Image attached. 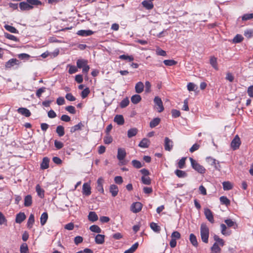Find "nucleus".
I'll return each instance as SVG.
<instances>
[{
    "label": "nucleus",
    "mask_w": 253,
    "mask_h": 253,
    "mask_svg": "<svg viewBox=\"0 0 253 253\" xmlns=\"http://www.w3.org/2000/svg\"><path fill=\"white\" fill-rule=\"evenodd\" d=\"M42 4L41 1H24L19 3V7L21 10H29L35 6Z\"/></svg>",
    "instance_id": "nucleus-1"
},
{
    "label": "nucleus",
    "mask_w": 253,
    "mask_h": 253,
    "mask_svg": "<svg viewBox=\"0 0 253 253\" xmlns=\"http://www.w3.org/2000/svg\"><path fill=\"white\" fill-rule=\"evenodd\" d=\"M200 234L202 241L208 243L209 237V229L205 224H202L200 227Z\"/></svg>",
    "instance_id": "nucleus-2"
},
{
    "label": "nucleus",
    "mask_w": 253,
    "mask_h": 253,
    "mask_svg": "<svg viewBox=\"0 0 253 253\" xmlns=\"http://www.w3.org/2000/svg\"><path fill=\"white\" fill-rule=\"evenodd\" d=\"M189 160L191 162V166L193 169L201 174H203L206 172V169L204 167L197 162L193 158H190Z\"/></svg>",
    "instance_id": "nucleus-3"
},
{
    "label": "nucleus",
    "mask_w": 253,
    "mask_h": 253,
    "mask_svg": "<svg viewBox=\"0 0 253 253\" xmlns=\"http://www.w3.org/2000/svg\"><path fill=\"white\" fill-rule=\"evenodd\" d=\"M87 60L85 59H79L77 61V67L81 69L83 68V72L84 73H87L89 70V67L87 65Z\"/></svg>",
    "instance_id": "nucleus-4"
},
{
    "label": "nucleus",
    "mask_w": 253,
    "mask_h": 253,
    "mask_svg": "<svg viewBox=\"0 0 253 253\" xmlns=\"http://www.w3.org/2000/svg\"><path fill=\"white\" fill-rule=\"evenodd\" d=\"M126 155V150L124 148H119L118 149L117 159L120 161L122 165H126V163L123 161Z\"/></svg>",
    "instance_id": "nucleus-5"
},
{
    "label": "nucleus",
    "mask_w": 253,
    "mask_h": 253,
    "mask_svg": "<svg viewBox=\"0 0 253 253\" xmlns=\"http://www.w3.org/2000/svg\"><path fill=\"white\" fill-rule=\"evenodd\" d=\"M154 103L156 106V109L158 112L161 113L164 110V107L161 98L156 96L154 99Z\"/></svg>",
    "instance_id": "nucleus-6"
},
{
    "label": "nucleus",
    "mask_w": 253,
    "mask_h": 253,
    "mask_svg": "<svg viewBox=\"0 0 253 253\" xmlns=\"http://www.w3.org/2000/svg\"><path fill=\"white\" fill-rule=\"evenodd\" d=\"M241 142L240 139L238 135H236L233 139L232 140L230 144L231 148L233 150H235L238 149L240 145Z\"/></svg>",
    "instance_id": "nucleus-7"
},
{
    "label": "nucleus",
    "mask_w": 253,
    "mask_h": 253,
    "mask_svg": "<svg viewBox=\"0 0 253 253\" xmlns=\"http://www.w3.org/2000/svg\"><path fill=\"white\" fill-rule=\"evenodd\" d=\"M165 149L168 151H170L173 148V141L169 137H165L164 140Z\"/></svg>",
    "instance_id": "nucleus-8"
},
{
    "label": "nucleus",
    "mask_w": 253,
    "mask_h": 253,
    "mask_svg": "<svg viewBox=\"0 0 253 253\" xmlns=\"http://www.w3.org/2000/svg\"><path fill=\"white\" fill-rule=\"evenodd\" d=\"M142 205L140 202H135L131 206V211L133 213H137L140 211L142 209Z\"/></svg>",
    "instance_id": "nucleus-9"
},
{
    "label": "nucleus",
    "mask_w": 253,
    "mask_h": 253,
    "mask_svg": "<svg viewBox=\"0 0 253 253\" xmlns=\"http://www.w3.org/2000/svg\"><path fill=\"white\" fill-rule=\"evenodd\" d=\"M19 64V61L18 60L15 58H12L9 60L5 63V68H11L14 67L15 65H18Z\"/></svg>",
    "instance_id": "nucleus-10"
},
{
    "label": "nucleus",
    "mask_w": 253,
    "mask_h": 253,
    "mask_svg": "<svg viewBox=\"0 0 253 253\" xmlns=\"http://www.w3.org/2000/svg\"><path fill=\"white\" fill-rule=\"evenodd\" d=\"M207 161L211 165L213 166L216 169H220V166L219 163L215 159L211 157H208L207 158Z\"/></svg>",
    "instance_id": "nucleus-11"
},
{
    "label": "nucleus",
    "mask_w": 253,
    "mask_h": 253,
    "mask_svg": "<svg viewBox=\"0 0 253 253\" xmlns=\"http://www.w3.org/2000/svg\"><path fill=\"white\" fill-rule=\"evenodd\" d=\"M83 194L85 196H89L91 194V187L89 183H84L83 185Z\"/></svg>",
    "instance_id": "nucleus-12"
},
{
    "label": "nucleus",
    "mask_w": 253,
    "mask_h": 253,
    "mask_svg": "<svg viewBox=\"0 0 253 253\" xmlns=\"http://www.w3.org/2000/svg\"><path fill=\"white\" fill-rule=\"evenodd\" d=\"M204 214L207 218V219L211 223L214 222V219L212 213L211 211L208 209L206 208L204 210Z\"/></svg>",
    "instance_id": "nucleus-13"
},
{
    "label": "nucleus",
    "mask_w": 253,
    "mask_h": 253,
    "mask_svg": "<svg viewBox=\"0 0 253 253\" xmlns=\"http://www.w3.org/2000/svg\"><path fill=\"white\" fill-rule=\"evenodd\" d=\"M104 180L102 177H99L97 181L96 189L101 194H104V191L103 187Z\"/></svg>",
    "instance_id": "nucleus-14"
},
{
    "label": "nucleus",
    "mask_w": 253,
    "mask_h": 253,
    "mask_svg": "<svg viewBox=\"0 0 253 253\" xmlns=\"http://www.w3.org/2000/svg\"><path fill=\"white\" fill-rule=\"evenodd\" d=\"M94 32L90 30H81L77 32V34L82 37H87L92 35Z\"/></svg>",
    "instance_id": "nucleus-15"
},
{
    "label": "nucleus",
    "mask_w": 253,
    "mask_h": 253,
    "mask_svg": "<svg viewBox=\"0 0 253 253\" xmlns=\"http://www.w3.org/2000/svg\"><path fill=\"white\" fill-rule=\"evenodd\" d=\"M18 113L26 117H29L31 116V113L29 110L26 108L21 107L17 109Z\"/></svg>",
    "instance_id": "nucleus-16"
},
{
    "label": "nucleus",
    "mask_w": 253,
    "mask_h": 253,
    "mask_svg": "<svg viewBox=\"0 0 253 253\" xmlns=\"http://www.w3.org/2000/svg\"><path fill=\"white\" fill-rule=\"evenodd\" d=\"M26 219V215L24 212H19L16 215L15 221L16 223H21Z\"/></svg>",
    "instance_id": "nucleus-17"
},
{
    "label": "nucleus",
    "mask_w": 253,
    "mask_h": 253,
    "mask_svg": "<svg viewBox=\"0 0 253 253\" xmlns=\"http://www.w3.org/2000/svg\"><path fill=\"white\" fill-rule=\"evenodd\" d=\"M49 159L47 157H44L41 164V168L42 169H47L49 167Z\"/></svg>",
    "instance_id": "nucleus-18"
},
{
    "label": "nucleus",
    "mask_w": 253,
    "mask_h": 253,
    "mask_svg": "<svg viewBox=\"0 0 253 253\" xmlns=\"http://www.w3.org/2000/svg\"><path fill=\"white\" fill-rule=\"evenodd\" d=\"M144 86L142 82H138L135 86V90L136 92L137 93H141L144 90Z\"/></svg>",
    "instance_id": "nucleus-19"
},
{
    "label": "nucleus",
    "mask_w": 253,
    "mask_h": 253,
    "mask_svg": "<svg viewBox=\"0 0 253 253\" xmlns=\"http://www.w3.org/2000/svg\"><path fill=\"white\" fill-rule=\"evenodd\" d=\"M114 121L119 125H122L125 122L124 117L121 115H116L114 118Z\"/></svg>",
    "instance_id": "nucleus-20"
},
{
    "label": "nucleus",
    "mask_w": 253,
    "mask_h": 253,
    "mask_svg": "<svg viewBox=\"0 0 253 253\" xmlns=\"http://www.w3.org/2000/svg\"><path fill=\"white\" fill-rule=\"evenodd\" d=\"M110 192L113 197L116 196L119 192L117 186L114 184L111 185L110 186Z\"/></svg>",
    "instance_id": "nucleus-21"
},
{
    "label": "nucleus",
    "mask_w": 253,
    "mask_h": 253,
    "mask_svg": "<svg viewBox=\"0 0 253 253\" xmlns=\"http://www.w3.org/2000/svg\"><path fill=\"white\" fill-rule=\"evenodd\" d=\"M104 235L97 234L95 237V243L97 244H102L104 242Z\"/></svg>",
    "instance_id": "nucleus-22"
},
{
    "label": "nucleus",
    "mask_w": 253,
    "mask_h": 253,
    "mask_svg": "<svg viewBox=\"0 0 253 253\" xmlns=\"http://www.w3.org/2000/svg\"><path fill=\"white\" fill-rule=\"evenodd\" d=\"M32 204V198L30 195H28L24 198V206L28 207L31 206Z\"/></svg>",
    "instance_id": "nucleus-23"
},
{
    "label": "nucleus",
    "mask_w": 253,
    "mask_h": 253,
    "mask_svg": "<svg viewBox=\"0 0 253 253\" xmlns=\"http://www.w3.org/2000/svg\"><path fill=\"white\" fill-rule=\"evenodd\" d=\"M36 190L38 195L41 198H43L44 196V191L42 189L39 184L36 185Z\"/></svg>",
    "instance_id": "nucleus-24"
},
{
    "label": "nucleus",
    "mask_w": 253,
    "mask_h": 253,
    "mask_svg": "<svg viewBox=\"0 0 253 253\" xmlns=\"http://www.w3.org/2000/svg\"><path fill=\"white\" fill-rule=\"evenodd\" d=\"M88 220L92 222H95L98 220V216L94 211L89 212L88 215Z\"/></svg>",
    "instance_id": "nucleus-25"
},
{
    "label": "nucleus",
    "mask_w": 253,
    "mask_h": 253,
    "mask_svg": "<svg viewBox=\"0 0 253 253\" xmlns=\"http://www.w3.org/2000/svg\"><path fill=\"white\" fill-rule=\"evenodd\" d=\"M83 126V124L82 122H80L78 124L71 127L70 128V132L71 133H74L77 130H81Z\"/></svg>",
    "instance_id": "nucleus-26"
},
{
    "label": "nucleus",
    "mask_w": 253,
    "mask_h": 253,
    "mask_svg": "<svg viewBox=\"0 0 253 253\" xmlns=\"http://www.w3.org/2000/svg\"><path fill=\"white\" fill-rule=\"evenodd\" d=\"M48 219V214L46 212L42 213L40 217V222L42 225H44Z\"/></svg>",
    "instance_id": "nucleus-27"
},
{
    "label": "nucleus",
    "mask_w": 253,
    "mask_h": 253,
    "mask_svg": "<svg viewBox=\"0 0 253 253\" xmlns=\"http://www.w3.org/2000/svg\"><path fill=\"white\" fill-rule=\"evenodd\" d=\"M138 130L136 128H131L128 130L127 131V137L128 138H131L133 136H134L137 133Z\"/></svg>",
    "instance_id": "nucleus-28"
},
{
    "label": "nucleus",
    "mask_w": 253,
    "mask_h": 253,
    "mask_svg": "<svg viewBox=\"0 0 253 253\" xmlns=\"http://www.w3.org/2000/svg\"><path fill=\"white\" fill-rule=\"evenodd\" d=\"M161 119L159 118H155L150 122V127L154 128L157 126L160 123Z\"/></svg>",
    "instance_id": "nucleus-29"
},
{
    "label": "nucleus",
    "mask_w": 253,
    "mask_h": 253,
    "mask_svg": "<svg viewBox=\"0 0 253 253\" xmlns=\"http://www.w3.org/2000/svg\"><path fill=\"white\" fill-rule=\"evenodd\" d=\"M149 145V141L147 138H143L139 143V146L141 148H148Z\"/></svg>",
    "instance_id": "nucleus-30"
},
{
    "label": "nucleus",
    "mask_w": 253,
    "mask_h": 253,
    "mask_svg": "<svg viewBox=\"0 0 253 253\" xmlns=\"http://www.w3.org/2000/svg\"><path fill=\"white\" fill-rule=\"evenodd\" d=\"M35 222V218L33 214H31L29 217L27 221V227L29 228H31L33 224Z\"/></svg>",
    "instance_id": "nucleus-31"
},
{
    "label": "nucleus",
    "mask_w": 253,
    "mask_h": 253,
    "mask_svg": "<svg viewBox=\"0 0 253 253\" xmlns=\"http://www.w3.org/2000/svg\"><path fill=\"white\" fill-rule=\"evenodd\" d=\"M142 4L147 9H151L154 6L152 1H142Z\"/></svg>",
    "instance_id": "nucleus-32"
},
{
    "label": "nucleus",
    "mask_w": 253,
    "mask_h": 253,
    "mask_svg": "<svg viewBox=\"0 0 253 253\" xmlns=\"http://www.w3.org/2000/svg\"><path fill=\"white\" fill-rule=\"evenodd\" d=\"M56 132L60 137L63 136L65 134L64 127L62 126H58Z\"/></svg>",
    "instance_id": "nucleus-33"
},
{
    "label": "nucleus",
    "mask_w": 253,
    "mask_h": 253,
    "mask_svg": "<svg viewBox=\"0 0 253 253\" xmlns=\"http://www.w3.org/2000/svg\"><path fill=\"white\" fill-rule=\"evenodd\" d=\"M141 100L140 95L135 94L131 97V101L134 104L138 103Z\"/></svg>",
    "instance_id": "nucleus-34"
},
{
    "label": "nucleus",
    "mask_w": 253,
    "mask_h": 253,
    "mask_svg": "<svg viewBox=\"0 0 253 253\" xmlns=\"http://www.w3.org/2000/svg\"><path fill=\"white\" fill-rule=\"evenodd\" d=\"M175 174L179 178H184L187 176V174L184 171L176 169L174 172Z\"/></svg>",
    "instance_id": "nucleus-35"
},
{
    "label": "nucleus",
    "mask_w": 253,
    "mask_h": 253,
    "mask_svg": "<svg viewBox=\"0 0 253 253\" xmlns=\"http://www.w3.org/2000/svg\"><path fill=\"white\" fill-rule=\"evenodd\" d=\"M189 240L191 243L195 247H197L198 242L196 236L193 234L190 235Z\"/></svg>",
    "instance_id": "nucleus-36"
},
{
    "label": "nucleus",
    "mask_w": 253,
    "mask_h": 253,
    "mask_svg": "<svg viewBox=\"0 0 253 253\" xmlns=\"http://www.w3.org/2000/svg\"><path fill=\"white\" fill-rule=\"evenodd\" d=\"M221 227V232L222 234L225 236H229L231 234L230 231H226L227 227L226 225L224 224H221L220 225Z\"/></svg>",
    "instance_id": "nucleus-37"
},
{
    "label": "nucleus",
    "mask_w": 253,
    "mask_h": 253,
    "mask_svg": "<svg viewBox=\"0 0 253 253\" xmlns=\"http://www.w3.org/2000/svg\"><path fill=\"white\" fill-rule=\"evenodd\" d=\"M210 64L212 67L215 70H218L217 59L215 57H211L210 58Z\"/></svg>",
    "instance_id": "nucleus-38"
},
{
    "label": "nucleus",
    "mask_w": 253,
    "mask_h": 253,
    "mask_svg": "<svg viewBox=\"0 0 253 253\" xmlns=\"http://www.w3.org/2000/svg\"><path fill=\"white\" fill-rule=\"evenodd\" d=\"M223 188L224 190H231L233 186L231 182L229 181H224L222 183Z\"/></svg>",
    "instance_id": "nucleus-39"
},
{
    "label": "nucleus",
    "mask_w": 253,
    "mask_h": 253,
    "mask_svg": "<svg viewBox=\"0 0 253 253\" xmlns=\"http://www.w3.org/2000/svg\"><path fill=\"white\" fill-rule=\"evenodd\" d=\"M213 238L215 241V243H217V244L220 245L221 247H223L224 246V241L223 239L220 238L218 236L215 235L213 237Z\"/></svg>",
    "instance_id": "nucleus-40"
},
{
    "label": "nucleus",
    "mask_w": 253,
    "mask_h": 253,
    "mask_svg": "<svg viewBox=\"0 0 253 253\" xmlns=\"http://www.w3.org/2000/svg\"><path fill=\"white\" fill-rule=\"evenodd\" d=\"M4 28L6 30H7L8 31H9L12 33L16 34V33H18V30L15 28H14V27H13L12 26H10L8 25H4Z\"/></svg>",
    "instance_id": "nucleus-41"
},
{
    "label": "nucleus",
    "mask_w": 253,
    "mask_h": 253,
    "mask_svg": "<svg viewBox=\"0 0 253 253\" xmlns=\"http://www.w3.org/2000/svg\"><path fill=\"white\" fill-rule=\"evenodd\" d=\"M89 229L91 231L97 233H100L101 232V228L96 225H93L90 226Z\"/></svg>",
    "instance_id": "nucleus-42"
},
{
    "label": "nucleus",
    "mask_w": 253,
    "mask_h": 253,
    "mask_svg": "<svg viewBox=\"0 0 253 253\" xmlns=\"http://www.w3.org/2000/svg\"><path fill=\"white\" fill-rule=\"evenodd\" d=\"M224 222L229 227H234V228H236L237 226L236 222L230 219H225Z\"/></svg>",
    "instance_id": "nucleus-43"
},
{
    "label": "nucleus",
    "mask_w": 253,
    "mask_h": 253,
    "mask_svg": "<svg viewBox=\"0 0 253 253\" xmlns=\"http://www.w3.org/2000/svg\"><path fill=\"white\" fill-rule=\"evenodd\" d=\"M119 58L122 60H128L129 61H132L134 60V58L132 55H121L119 56Z\"/></svg>",
    "instance_id": "nucleus-44"
},
{
    "label": "nucleus",
    "mask_w": 253,
    "mask_h": 253,
    "mask_svg": "<svg viewBox=\"0 0 253 253\" xmlns=\"http://www.w3.org/2000/svg\"><path fill=\"white\" fill-rule=\"evenodd\" d=\"M20 253H28L29 251L28 247L26 243H23L20 248Z\"/></svg>",
    "instance_id": "nucleus-45"
},
{
    "label": "nucleus",
    "mask_w": 253,
    "mask_h": 253,
    "mask_svg": "<svg viewBox=\"0 0 253 253\" xmlns=\"http://www.w3.org/2000/svg\"><path fill=\"white\" fill-rule=\"evenodd\" d=\"M244 38L243 36L241 35L237 34L236 35V36L233 38L232 41L234 43H239L241 42L243 40Z\"/></svg>",
    "instance_id": "nucleus-46"
},
{
    "label": "nucleus",
    "mask_w": 253,
    "mask_h": 253,
    "mask_svg": "<svg viewBox=\"0 0 253 253\" xmlns=\"http://www.w3.org/2000/svg\"><path fill=\"white\" fill-rule=\"evenodd\" d=\"M131 163L132 166L136 169L141 168L143 166L140 161L136 160H132Z\"/></svg>",
    "instance_id": "nucleus-47"
},
{
    "label": "nucleus",
    "mask_w": 253,
    "mask_h": 253,
    "mask_svg": "<svg viewBox=\"0 0 253 253\" xmlns=\"http://www.w3.org/2000/svg\"><path fill=\"white\" fill-rule=\"evenodd\" d=\"M141 181L145 185H150L151 183V179L148 176H142L141 177Z\"/></svg>",
    "instance_id": "nucleus-48"
},
{
    "label": "nucleus",
    "mask_w": 253,
    "mask_h": 253,
    "mask_svg": "<svg viewBox=\"0 0 253 253\" xmlns=\"http://www.w3.org/2000/svg\"><path fill=\"white\" fill-rule=\"evenodd\" d=\"M150 227L154 231L156 232H159L161 229L160 227L154 222H152L150 224Z\"/></svg>",
    "instance_id": "nucleus-49"
},
{
    "label": "nucleus",
    "mask_w": 253,
    "mask_h": 253,
    "mask_svg": "<svg viewBox=\"0 0 253 253\" xmlns=\"http://www.w3.org/2000/svg\"><path fill=\"white\" fill-rule=\"evenodd\" d=\"M220 201L222 204L225 205L226 206L230 204V201L225 196H221L220 197Z\"/></svg>",
    "instance_id": "nucleus-50"
},
{
    "label": "nucleus",
    "mask_w": 253,
    "mask_h": 253,
    "mask_svg": "<svg viewBox=\"0 0 253 253\" xmlns=\"http://www.w3.org/2000/svg\"><path fill=\"white\" fill-rule=\"evenodd\" d=\"M219 246L220 245L217 244V243H214L212 246L211 247V252H216L220 253L221 248L219 247Z\"/></svg>",
    "instance_id": "nucleus-51"
},
{
    "label": "nucleus",
    "mask_w": 253,
    "mask_h": 253,
    "mask_svg": "<svg viewBox=\"0 0 253 253\" xmlns=\"http://www.w3.org/2000/svg\"><path fill=\"white\" fill-rule=\"evenodd\" d=\"M186 158H182L178 163V167L179 169H183L185 167V160Z\"/></svg>",
    "instance_id": "nucleus-52"
},
{
    "label": "nucleus",
    "mask_w": 253,
    "mask_h": 253,
    "mask_svg": "<svg viewBox=\"0 0 253 253\" xmlns=\"http://www.w3.org/2000/svg\"><path fill=\"white\" fill-rule=\"evenodd\" d=\"M164 63L166 66H171L175 65L177 62L173 60H165L164 61Z\"/></svg>",
    "instance_id": "nucleus-53"
},
{
    "label": "nucleus",
    "mask_w": 253,
    "mask_h": 253,
    "mask_svg": "<svg viewBox=\"0 0 253 253\" xmlns=\"http://www.w3.org/2000/svg\"><path fill=\"white\" fill-rule=\"evenodd\" d=\"M244 36L247 38L253 37V30H247L244 32Z\"/></svg>",
    "instance_id": "nucleus-54"
},
{
    "label": "nucleus",
    "mask_w": 253,
    "mask_h": 253,
    "mask_svg": "<svg viewBox=\"0 0 253 253\" xmlns=\"http://www.w3.org/2000/svg\"><path fill=\"white\" fill-rule=\"evenodd\" d=\"M129 101L127 98L123 99L120 103V106L123 108L128 105Z\"/></svg>",
    "instance_id": "nucleus-55"
},
{
    "label": "nucleus",
    "mask_w": 253,
    "mask_h": 253,
    "mask_svg": "<svg viewBox=\"0 0 253 253\" xmlns=\"http://www.w3.org/2000/svg\"><path fill=\"white\" fill-rule=\"evenodd\" d=\"M253 18V13H247L243 15L242 19L244 21L248 20Z\"/></svg>",
    "instance_id": "nucleus-56"
},
{
    "label": "nucleus",
    "mask_w": 253,
    "mask_h": 253,
    "mask_svg": "<svg viewBox=\"0 0 253 253\" xmlns=\"http://www.w3.org/2000/svg\"><path fill=\"white\" fill-rule=\"evenodd\" d=\"M112 140L113 139L109 134H107L106 136L104 138V142L105 144H109L112 142Z\"/></svg>",
    "instance_id": "nucleus-57"
},
{
    "label": "nucleus",
    "mask_w": 253,
    "mask_h": 253,
    "mask_svg": "<svg viewBox=\"0 0 253 253\" xmlns=\"http://www.w3.org/2000/svg\"><path fill=\"white\" fill-rule=\"evenodd\" d=\"M68 66L69 67V69L68 72L70 74H74L78 71V69H77V67H76L75 66L68 65Z\"/></svg>",
    "instance_id": "nucleus-58"
},
{
    "label": "nucleus",
    "mask_w": 253,
    "mask_h": 253,
    "mask_svg": "<svg viewBox=\"0 0 253 253\" xmlns=\"http://www.w3.org/2000/svg\"><path fill=\"white\" fill-rule=\"evenodd\" d=\"M65 110L72 114H75L76 112L75 107L73 106H67L65 108Z\"/></svg>",
    "instance_id": "nucleus-59"
},
{
    "label": "nucleus",
    "mask_w": 253,
    "mask_h": 253,
    "mask_svg": "<svg viewBox=\"0 0 253 253\" xmlns=\"http://www.w3.org/2000/svg\"><path fill=\"white\" fill-rule=\"evenodd\" d=\"M197 88L196 85L192 83H189L187 84V89L189 91H194Z\"/></svg>",
    "instance_id": "nucleus-60"
},
{
    "label": "nucleus",
    "mask_w": 253,
    "mask_h": 253,
    "mask_svg": "<svg viewBox=\"0 0 253 253\" xmlns=\"http://www.w3.org/2000/svg\"><path fill=\"white\" fill-rule=\"evenodd\" d=\"M54 145L57 149H60L63 147L64 144L62 142L55 140L54 141Z\"/></svg>",
    "instance_id": "nucleus-61"
},
{
    "label": "nucleus",
    "mask_w": 253,
    "mask_h": 253,
    "mask_svg": "<svg viewBox=\"0 0 253 253\" xmlns=\"http://www.w3.org/2000/svg\"><path fill=\"white\" fill-rule=\"evenodd\" d=\"M180 234L178 231L173 232L171 235V239H174L176 240V239H180Z\"/></svg>",
    "instance_id": "nucleus-62"
},
{
    "label": "nucleus",
    "mask_w": 253,
    "mask_h": 253,
    "mask_svg": "<svg viewBox=\"0 0 253 253\" xmlns=\"http://www.w3.org/2000/svg\"><path fill=\"white\" fill-rule=\"evenodd\" d=\"M45 91V87H42L41 88H40L38 89L36 91V96L38 97H40L41 96V95L42 93H43Z\"/></svg>",
    "instance_id": "nucleus-63"
},
{
    "label": "nucleus",
    "mask_w": 253,
    "mask_h": 253,
    "mask_svg": "<svg viewBox=\"0 0 253 253\" xmlns=\"http://www.w3.org/2000/svg\"><path fill=\"white\" fill-rule=\"evenodd\" d=\"M90 91L88 88L86 87L85 89H84L81 93V96L83 98H85L87 96L88 94H89Z\"/></svg>",
    "instance_id": "nucleus-64"
}]
</instances>
